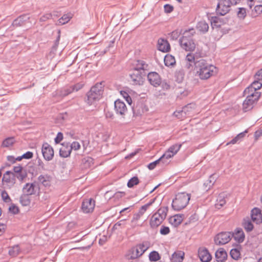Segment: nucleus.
<instances>
[{"label":"nucleus","instance_id":"f257e3e1","mask_svg":"<svg viewBox=\"0 0 262 262\" xmlns=\"http://www.w3.org/2000/svg\"><path fill=\"white\" fill-rule=\"evenodd\" d=\"M196 73L201 79L206 80L215 73L216 67L210 64L204 59H201L196 62Z\"/></svg>","mask_w":262,"mask_h":262},{"label":"nucleus","instance_id":"f03ea898","mask_svg":"<svg viewBox=\"0 0 262 262\" xmlns=\"http://www.w3.org/2000/svg\"><path fill=\"white\" fill-rule=\"evenodd\" d=\"M168 211L166 206H162L152 214L149 221L151 228H155L160 225L166 219Z\"/></svg>","mask_w":262,"mask_h":262},{"label":"nucleus","instance_id":"7ed1b4c3","mask_svg":"<svg viewBox=\"0 0 262 262\" xmlns=\"http://www.w3.org/2000/svg\"><path fill=\"white\" fill-rule=\"evenodd\" d=\"M190 196V194L186 192H179L177 194L172 202L173 209L180 211L185 208L189 203Z\"/></svg>","mask_w":262,"mask_h":262},{"label":"nucleus","instance_id":"20e7f679","mask_svg":"<svg viewBox=\"0 0 262 262\" xmlns=\"http://www.w3.org/2000/svg\"><path fill=\"white\" fill-rule=\"evenodd\" d=\"M103 92V86L102 83H97L95 85L92 86L91 90L88 92L87 96V103L91 105L95 101L99 100L102 96Z\"/></svg>","mask_w":262,"mask_h":262},{"label":"nucleus","instance_id":"39448f33","mask_svg":"<svg viewBox=\"0 0 262 262\" xmlns=\"http://www.w3.org/2000/svg\"><path fill=\"white\" fill-rule=\"evenodd\" d=\"M246 96L245 100L243 103V110L246 112L251 110L257 103L260 97L257 93L255 95L249 93H244Z\"/></svg>","mask_w":262,"mask_h":262},{"label":"nucleus","instance_id":"423d86ee","mask_svg":"<svg viewBox=\"0 0 262 262\" xmlns=\"http://www.w3.org/2000/svg\"><path fill=\"white\" fill-rule=\"evenodd\" d=\"M147 249V247L143 244H140L132 248L128 253V258L130 259H137L141 256Z\"/></svg>","mask_w":262,"mask_h":262},{"label":"nucleus","instance_id":"0eeeda50","mask_svg":"<svg viewBox=\"0 0 262 262\" xmlns=\"http://www.w3.org/2000/svg\"><path fill=\"white\" fill-rule=\"evenodd\" d=\"M16 176L14 172L11 171H6L2 179L3 185L7 189L11 188L16 182Z\"/></svg>","mask_w":262,"mask_h":262},{"label":"nucleus","instance_id":"6e6552de","mask_svg":"<svg viewBox=\"0 0 262 262\" xmlns=\"http://www.w3.org/2000/svg\"><path fill=\"white\" fill-rule=\"evenodd\" d=\"M231 232H222L215 236L214 242L217 245H224L228 243L231 239Z\"/></svg>","mask_w":262,"mask_h":262},{"label":"nucleus","instance_id":"1a4fd4ad","mask_svg":"<svg viewBox=\"0 0 262 262\" xmlns=\"http://www.w3.org/2000/svg\"><path fill=\"white\" fill-rule=\"evenodd\" d=\"M24 193L29 195L35 194L36 193H39V187L37 182L26 183L23 189Z\"/></svg>","mask_w":262,"mask_h":262},{"label":"nucleus","instance_id":"9d476101","mask_svg":"<svg viewBox=\"0 0 262 262\" xmlns=\"http://www.w3.org/2000/svg\"><path fill=\"white\" fill-rule=\"evenodd\" d=\"M179 42L182 48L187 51H192L195 49V44L192 39L181 37Z\"/></svg>","mask_w":262,"mask_h":262},{"label":"nucleus","instance_id":"9b49d317","mask_svg":"<svg viewBox=\"0 0 262 262\" xmlns=\"http://www.w3.org/2000/svg\"><path fill=\"white\" fill-rule=\"evenodd\" d=\"M41 152L44 159L47 161L51 160L54 157V150L48 143H43Z\"/></svg>","mask_w":262,"mask_h":262},{"label":"nucleus","instance_id":"f8f14e48","mask_svg":"<svg viewBox=\"0 0 262 262\" xmlns=\"http://www.w3.org/2000/svg\"><path fill=\"white\" fill-rule=\"evenodd\" d=\"M210 22L213 29H221L223 30L225 28H222V26L225 25L228 22V17H211Z\"/></svg>","mask_w":262,"mask_h":262},{"label":"nucleus","instance_id":"ddd939ff","mask_svg":"<svg viewBox=\"0 0 262 262\" xmlns=\"http://www.w3.org/2000/svg\"><path fill=\"white\" fill-rule=\"evenodd\" d=\"M230 4L227 0H221L216 8V13L220 15H226L229 11Z\"/></svg>","mask_w":262,"mask_h":262},{"label":"nucleus","instance_id":"4468645a","mask_svg":"<svg viewBox=\"0 0 262 262\" xmlns=\"http://www.w3.org/2000/svg\"><path fill=\"white\" fill-rule=\"evenodd\" d=\"M198 256L202 262H210L212 259V256L208 250L204 247H199L198 250Z\"/></svg>","mask_w":262,"mask_h":262},{"label":"nucleus","instance_id":"2eb2a0df","mask_svg":"<svg viewBox=\"0 0 262 262\" xmlns=\"http://www.w3.org/2000/svg\"><path fill=\"white\" fill-rule=\"evenodd\" d=\"M262 86V82L254 80V81L247 87L244 91V93H249L254 95L257 94L258 96H260V93L257 90H259Z\"/></svg>","mask_w":262,"mask_h":262},{"label":"nucleus","instance_id":"dca6fc26","mask_svg":"<svg viewBox=\"0 0 262 262\" xmlns=\"http://www.w3.org/2000/svg\"><path fill=\"white\" fill-rule=\"evenodd\" d=\"M130 82L133 85H141L143 81L141 75V72L138 71H134L129 74Z\"/></svg>","mask_w":262,"mask_h":262},{"label":"nucleus","instance_id":"f3484780","mask_svg":"<svg viewBox=\"0 0 262 262\" xmlns=\"http://www.w3.org/2000/svg\"><path fill=\"white\" fill-rule=\"evenodd\" d=\"M191 104H189L184 107H183L181 111H176L174 112V115L178 118L180 119H183L186 118L187 116H190L191 110Z\"/></svg>","mask_w":262,"mask_h":262},{"label":"nucleus","instance_id":"a211bd4d","mask_svg":"<svg viewBox=\"0 0 262 262\" xmlns=\"http://www.w3.org/2000/svg\"><path fill=\"white\" fill-rule=\"evenodd\" d=\"M95 206V202L92 199H84L82 204V210L85 213H89L93 211Z\"/></svg>","mask_w":262,"mask_h":262},{"label":"nucleus","instance_id":"6ab92c4d","mask_svg":"<svg viewBox=\"0 0 262 262\" xmlns=\"http://www.w3.org/2000/svg\"><path fill=\"white\" fill-rule=\"evenodd\" d=\"M182 144H175L172 145L168 148V150L163 155V157L166 160L171 158L178 152Z\"/></svg>","mask_w":262,"mask_h":262},{"label":"nucleus","instance_id":"aec40b11","mask_svg":"<svg viewBox=\"0 0 262 262\" xmlns=\"http://www.w3.org/2000/svg\"><path fill=\"white\" fill-rule=\"evenodd\" d=\"M149 83L155 87L159 86L161 83L160 75L157 72H150L147 75Z\"/></svg>","mask_w":262,"mask_h":262},{"label":"nucleus","instance_id":"412c9836","mask_svg":"<svg viewBox=\"0 0 262 262\" xmlns=\"http://www.w3.org/2000/svg\"><path fill=\"white\" fill-rule=\"evenodd\" d=\"M251 217L252 221L256 224L262 223V213L260 209L257 207L254 208L251 211Z\"/></svg>","mask_w":262,"mask_h":262},{"label":"nucleus","instance_id":"4be33fe9","mask_svg":"<svg viewBox=\"0 0 262 262\" xmlns=\"http://www.w3.org/2000/svg\"><path fill=\"white\" fill-rule=\"evenodd\" d=\"M158 49L164 53L168 52L170 50V44L168 41L163 38H159L157 44Z\"/></svg>","mask_w":262,"mask_h":262},{"label":"nucleus","instance_id":"5701e85b","mask_svg":"<svg viewBox=\"0 0 262 262\" xmlns=\"http://www.w3.org/2000/svg\"><path fill=\"white\" fill-rule=\"evenodd\" d=\"M115 110L117 114L123 115L127 112V107L125 104L120 100L115 101Z\"/></svg>","mask_w":262,"mask_h":262},{"label":"nucleus","instance_id":"b1692460","mask_svg":"<svg viewBox=\"0 0 262 262\" xmlns=\"http://www.w3.org/2000/svg\"><path fill=\"white\" fill-rule=\"evenodd\" d=\"M133 70L138 71H145L148 69V65L145 61L143 60H137L135 61L133 63Z\"/></svg>","mask_w":262,"mask_h":262},{"label":"nucleus","instance_id":"393cba45","mask_svg":"<svg viewBox=\"0 0 262 262\" xmlns=\"http://www.w3.org/2000/svg\"><path fill=\"white\" fill-rule=\"evenodd\" d=\"M146 211L142 208H140L138 212L134 214L133 217L131 221L132 227L135 228L139 225L138 222L140 220L141 216L145 213Z\"/></svg>","mask_w":262,"mask_h":262},{"label":"nucleus","instance_id":"a878e982","mask_svg":"<svg viewBox=\"0 0 262 262\" xmlns=\"http://www.w3.org/2000/svg\"><path fill=\"white\" fill-rule=\"evenodd\" d=\"M232 237L238 243H242L245 239V234L243 229L240 228H236L233 233H232Z\"/></svg>","mask_w":262,"mask_h":262},{"label":"nucleus","instance_id":"bb28decb","mask_svg":"<svg viewBox=\"0 0 262 262\" xmlns=\"http://www.w3.org/2000/svg\"><path fill=\"white\" fill-rule=\"evenodd\" d=\"M185 60L187 62L186 67L187 69L192 68L194 65L195 66V69L196 68V62L199 60L196 59L193 53H188L186 56Z\"/></svg>","mask_w":262,"mask_h":262},{"label":"nucleus","instance_id":"cd10ccee","mask_svg":"<svg viewBox=\"0 0 262 262\" xmlns=\"http://www.w3.org/2000/svg\"><path fill=\"white\" fill-rule=\"evenodd\" d=\"M215 257L217 262H224L227 258V254L223 248L219 249L215 252Z\"/></svg>","mask_w":262,"mask_h":262},{"label":"nucleus","instance_id":"c85d7f7f","mask_svg":"<svg viewBox=\"0 0 262 262\" xmlns=\"http://www.w3.org/2000/svg\"><path fill=\"white\" fill-rule=\"evenodd\" d=\"M38 181L39 183L47 187L51 185V177L48 174H41L38 177Z\"/></svg>","mask_w":262,"mask_h":262},{"label":"nucleus","instance_id":"c756f323","mask_svg":"<svg viewBox=\"0 0 262 262\" xmlns=\"http://www.w3.org/2000/svg\"><path fill=\"white\" fill-rule=\"evenodd\" d=\"M71 151V148L69 144H63L62 147L60 149L59 155L63 158H67L70 156Z\"/></svg>","mask_w":262,"mask_h":262},{"label":"nucleus","instance_id":"7c9ffc66","mask_svg":"<svg viewBox=\"0 0 262 262\" xmlns=\"http://www.w3.org/2000/svg\"><path fill=\"white\" fill-rule=\"evenodd\" d=\"M242 226L245 230L248 232H251L254 228V226L249 217H246L243 219Z\"/></svg>","mask_w":262,"mask_h":262},{"label":"nucleus","instance_id":"2f4dec72","mask_svg":"<svg viewBox=\"0 0 262 262\" xmlns=\"http://www.w3.org/2000/svg\"><path fill=\"white\" fill-rule=\"evenodd\" d=\"M183 221V217L181 215L176 214L169 219L170 223L174 227H177L181 224Z\"/></svg>","mask_w":262,"mask_h":262},{"label":"nucleus","instance_id":"473e14b6","mask_svg":"<svg viewBox=\"0 0 262 262\" xmlns=\"http://www.w3.org/2000/svg\"><path fill=\"white\" fill-rule=\"evenodd\" d=\"M73 90L71 85H67L61 88L58 91V95L61 97H66L68 95L73 93Z\"/></svg>","mask_w":262,"mask_h":262},{"label":"nucleus","instance_id":"72a5a7b5","mask_svg":"<svg viewBox=\"0 0 262 262\" xmlns=\"http://www.w3.org/2000/svg\"><path fill=\"white\" fill-rule=\"evenodd\" d=\"M226 203L225 196L223 194H220L216 199V203L215 204V208L220 209Z\"/></svg>","mask_w":262,"mask_h":262},{"label":"nucleus","instance_id":"f704fd0d","mask_svg":"<svg viewBox=\"0 0 262 262\" xmlns=\"http://www.w3.org/2000/svg\"><path fill=\"white\" fill-rule=\"evenodd\" d=\"M196 28L199 31L204 33L208 31L209 26L206 22L204 21H201L198 23Z\"/></svg>","mask_w":262,"mask_h":262},{"label":"nucleus","instance_id":"c9c22d12","mask_svg":"<svg viewBox=\"0 0 262 262\" xmlns=\"http://www.w3.org/2000/svg\"><path fill=\"white\" fill-rule=\"evenodd\" d=\"M164 63L167 67L173 66L176 63V60L174 56L170 54H167L164 57Z\"/></svg>","mask_w":262,"mask_h":262},{"label":"nucleus","instance_id":"e433bc0d","mask_svg":"<svg viewBox=\"0 0 262 262\" xmlns=\"http://www.w3.org/2000/svg\"><path fill=\"white\" fill-rule=\"evenodd\" d=\"M19 202L23 206H29L31 203L30 195L24 193L20 196L19 198Z\"/></svg>","mask_w":262,"mask_h":262},{"label":"nucleus","instance_id":"4c0bfd02","mask_svg":"<svg viewBox=\"0 0 262 262\" xmlns=\"http://www.w3.org/2000/svg\"><path fill=\"white\" fill-rule=\"evenodd\" d=\"M195 33V31L194 28H191L185 30L182 34L181 37H185L187 39H192V37Z\"/></svg>","mask_w":262,"mask_h":262},{"label":"nucleus","instance_id":"58836bf2","mask_svg":"<svg viewBox=\"0 0 262 262\" xmlns=\"http://www.w3.org/2000/svg\"><path fill=\"white\" fill-rule=\"evenodd\" d=\"M165 158L163 157V156H162L160 158H159L158 160L153 162H151L150 163H149L148 165V168H149V169L150 170H152L154 169L156 165L157 164H159L161 162L163 163V164L165 163H167V161H166L165 160Z\"/></svg>","mask_w":262,"mask_h":262},{"label":"nucleus","instance_id":"ea45409f","mask_svg":"<svg viewBox=\"0 0 262 262\" xmlns=\"http://www.w3.org/2000/svg\"><path fill=\"white\" fill-rule=\"evenodd\" d=\"M230 254L233 259L235 260L238 259L241 256L239 249L238 247L232 249L230 250Z\"/></svg>","mask_w":262,"mask_h":262},{"label":"nucleus","instance_id":"a19ab883","mask_svg":"<svg viewBox=\"0 0 262 262\" xmlns=\"http://www.w3.org/2000/svg\"><path fill=\"white\" fill-rule=\"evenodd\" d=\"M15 142L14 138L13 137H9L5 139L3 143L2 146L5 147H8L12 146Z\"/></svg>","mask_w":262,"mask_h":262},{"label":"nucleus","instance_id":"79ce46f5","mask_svg":"<svg viewBox=\"0 0 262 262\" xmlns=\"http://www.w3.org/2000/svg\"><path fill=\"white\" fill-rule=\"evenodd\" d=\"M1 195L2 200L6 203H11L12 201L11 199L9 196L8 192L5 190H2L1 193Z\"/></svg>","mask_w":262,"mask_h":262},{"label":"nucleus","instance_id":"37998d69","mask_svg":"<svg viewBox=\"0 0 262 262\" xmlns=\"http://www.w3.org/2000/svg\"><path fill=\"white\" fill-rule=\"evenodd\" d=\"M149 258L151 261H157L160 259V256L158 252L154 251L149 253Z\"/></svg>","mask_w":262,"mask_h":262},{"label":"nucleus","instance_id":"c03bdc74","mask_svg":"<svg viewBox=\"0 0 262 262\" xmlns=\"http://www.w3.org/2000/svg\"><path fill=\"white\" fill-rule=\"evenodd\" d=\"M20 252V248L18 245L13 246L9 251V254L13 256H16Z\"/></svg>","mask_w":262,"mask_h":262},{"label":"nucleus","instance_id":"a18cd8bd","mask_svg":"<svg viewBox=\"0 0 262 262\" xmlns=\"http://www.w3.org/2000/svg\"><path fill=\"white\" fill-rule=\"evenodd\" d=\"M139 179L137 177H134L131 178L127 182V186L129 188L133 187L134 185H137L139 183Z\"/></svg>","mask_w":262,"mask_h":262},{"label":"nucleus","instance_id":"49530a36","mask_svg":"<svg viewBox=\"0 0 262 262\" xmlns=\"http://www.w3.org/2000/svg\"><path fill=\"white\" fill-rule=\"evenodd\" d=\"M193 55L197 60L202 59L201 58L205 56V54L202 51V50L198 49L196 50L195 53H193Z\"/></svg>","mask_w":262,"mask_h":262},{"label":"nucleus","instance_id":"de8ad7c7","mask_svg":"<svg viewBox=\"0 0 262 262\" xmlns=\"http://www.w3.org/2000/svg\"><path fill=\"white\" fill-rule=\"evenodd\" d=\"M120 93H121V95L123 97V98L127 101V102L129 104H131L132 100L131 97L128 95V94L126 92L124 91H121L120 92Z\"/></svg>","mask_w":262,"mask_h":262},{"label":"nucleus","instance_id":"09e8293b","mask_svg":"<svg viewBox=\"0 0 262 262\" xmlns=\"http://www.w3.org/2000/svg\"><path fill=\"white\" fill-rule=\"evenodd\" d=\"M71 17H60V18L57 20L56 23V25H62L67 23H68L70 20V18Z\"/></svg>","mask_w":262,"mask_h":262},{"label":"nucleus","instance_id":"8fccbe9b","mask_svg":"<svg viewBox=\"0 0 262 262\" xmlns=\"http://www.w3.org/2000/svg\"><path fill=\"white\" fill-rule=\"evenodd\" d=\"M37 166L38 167V169L41 171H46L47 170V168L46 167L45 164L42 161V160L39 159L37 160Z\"/></svg>","mask_w":262,"mask_h":262},{"label":"nucleus","instance_id":"3c124183","mask_svg":"<svg viewBox=\"0 0 262 262\" xmlns=\"http://www.w3.org/2000/svg\"><path fill=\"white\" fill-rule=\"evenodd\" d=\"M84 84L82 82L77 83L74 85H71L73 92H77L83 86Z\"/></svg>","mask_w":262,"mask_h":262},{"label":"nucleus","instance_id":"603ef678","mask_svg":"<svg viewBox=\"0 0 262 262\" xmlns=\"http://www.w3.org/2000/svg\"><path fill=\"white\" fill-rule=\"evenodd\" d=\"M254 80L262 82V68L259 70L254 75Z\"/></svg>","mask_w":262,"mask_h":262},{"label":"nucleus","instance_id":"864d4df0","mask_svg":"<svg viewBox=\"0 0 262 262\" xmlns=\"http://www.w3.org/2000/svg\"><path fill=\"white\" fill-rule=\"evenodd\" d=\"M70 146L71 148V150L73 149L74 150H78L81 147L79 143L77 141L73 142L71 144H70Z\"/></svg>","mask_w":262,"mask_h":262},{"label":"nucleus","instance_id":"5fc2aeb1","mask_svg":"<svg viewBox=\"0 0 262 262\" xmlns=\"http://www.w3.org/2000/svg\"><path fill=\"white\" fill-rule=\"evenodd\" d=\"M160 232L162 235H167L170 232V229L168 227L162 226Z\"/></svg>","mask_w":262,"mask_h":262},{"label":"nucleus","instance_id":"6e6d98bb","mask_svg":"<svg viewBox=\"0 0 262 262\" xmlns=\"http://www.w3.org/2000/svg\"><path fill=\"white\" fill-rule=\"evenodd\" d=\"M156 200V198H155L150 200V201L144 205L142 206L141 208H142L145 211L147 210V209L152 205L155 202Z\"/></svg>","mask_w":262,"mask_h":262},{"label":"nucleus","instance_id":"4d7b16f0","mask_svg":"<svg viewBox=\"0 0 262 262\" xmlns=\"http://www.w3.org/2000/svg\"><path fill=\"white\" fill-rule=\"evenodd\" d=\"M9 210L10 212L13 213L14 214H16L19 212L18 208L14 204H12L9 207Z\"/></svg>","mask_w":262,"mask_h":262},{"label":"nucleus","instance_id":"13d9d810","mask_svg":"<svg viewBox=\"0 0 262 262\" xmlns=\"http://www.w3.org/2000/svg\"><path fill=\"white\" fill-rule=\"evenodd\" d=\"M239 16H245L246 15V9L244 8H238L236 12Z\"/></svg>","mask_w":262,"mask_h":262},{"label":"nucleus","instance_id":"bf43d9fd","mask_svg":"<svg viewBox=\"0 0 262 262\" xmlns=\"http://www.w3.org/2000/svg\"><path fill=\"white\" fill-rule=\"evenodd\" d=\"M184 253H182L181 252H174L172 254V256L173 258L176 257L178 259L179 261L182 260L184 256Z\"/></svg>","mask_w":262,"mask_h":262},{"label":"nucleus","instance_id":"052dcab7","mask_svg":"<svg viewBox=\"0 0 262 262\" xmlns=\"http://www.w3.org/2000/svg\"><path fill=\"white\" fill-rule=\"evenodd\" d=\"M140 108V105H137L136 106H134L133 108L134 113L136 114L137 115H141V113L143 112V110H142V111H141Z\"/></svg>","mask_w":262,"mask_h":262},{"label":"nucleus","instance_id":"680f3d73","mask_svg":"<svg viewBox=\"0 0 262 262\" xmlns=\"http://www.w3.org/2000/svg\"><path fill=\"white\" fill-rule=\"evenodd\" d=\"M199 220L198 216L196 214L194 213L192 214L189 218V222L194 223Z\"/></svg>","mask_w":262,"mask_h":262},{"label":"nucleus","instance_id":"e2e57ef3","mask_svg":"<svg viewBox=\"0 0 262 262\" xmlns=\"http://www.w3.org/2000/svg\"><path fill=\"white\" fill-rule=\"evenodd\" d=\"M161 84L163 90H168L170 88L169 84L165 81H161Z\"/></svg>","mask_w":262,"mask_h":262},{"label":"nucleus","instance_id":"0e129e2a","mask_svg":"<svg viewBox=\"0 0 262 262\" xmlns=\"http://www.w3.org/2000/svg\"><path fill=\"white\" fill-rule=\"evenodd\" d=\"M33 156V154L31 151H27L23 155V157L24 159H30L32 158Z\"/></svg>","mask_w":262,"mask_h":262},{"label":"nucleus","instance_id":"69168bd1","mask_svg":"<svg viewBox=\"0 0 262 262\" xmlns=\"http://www.w3.org/2000/svg\"><path fill=\"white\" fill-rule=\"evenodd\" d=\"M63 139V135L61 133L59 132L57 134L56 137L55 138V142L56 143H59Z\"/></svg>","mask_w":262,"mask_h":262},{"label":"nucleus","instance_id":"338daca9","mask_svg":"<svg viewBox=\"0 0 262 262\" xmlns=\"http://www.w3.org/2000/svg\"><path fill=\"white\" fill-rule=\"evenodd\" d=\"M255 12L258 15L262 14V5H257L254 7Z\"/></svg>","mask_w":262,"mask_h":262},{"label":"nucleus","instance_id":"774afa93","mask_svg":"<svg viewBox=\"0 0 262 262\" xmlns=\"http://www.w3.org/2000/svg\"><path fill=\"white\" fill-rule=\"evenodd\" d=\"M173 10V7L170 5H165L164 6V10L166 13H170Z\"/></svg>","mask_w":262,"mask_h":262}]
</instances>
